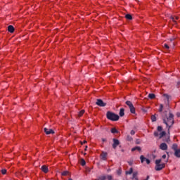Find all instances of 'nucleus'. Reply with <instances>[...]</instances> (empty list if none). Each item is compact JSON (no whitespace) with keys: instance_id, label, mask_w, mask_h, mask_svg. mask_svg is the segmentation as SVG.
<instances>
[{"instance_id":"42","label":"nucleus","mask_w":180,"mask_h":180,"mask_svg":"<svg viewBox=\"0 0 180 180\" xmlns=\"http://www.w3.org/2000/svg\"><path fill=\"white\" fill-rule=\"evenodd\" d=\"M176 116H177V117H180V112H177Z\"/></svg>"},{"instance_id":"16","label":"nucleus","mask_w":180,"mask_h":180,"mask_svg":"<svg viewBox=\"0 0 180 180\" xmlns=\"http://www.w3.org/2000/svg\"><path fill=\"white\" fill-rule=\"evenodd\" d=\"M136 150L138 151H141V148H140V146H136L131 148V151H136Z\"/></svg>"},{"instance_id":"21","label":"nucleus","mask_w":180,"mask_h":180,"mask_svg":"<svg viewBox=\"0 0 180 180\" xmlns=\"http://www.w3.org/2000/svg\"><path fill=\"white\" fill-rule=\"evenodd\" d=\"M172 150H174V151H176V150H178V145L176 143H174L172 146Z\"/></svg>"},{"instance_id":"33","label":"nucleus","mask_w":180,"mask_h":180,"mask_svg":"<svg viewBox=\"0 0 180 180\" xmlns=\"http://www.w3.org/2000/svg\"><path fill=\"white\" fill-rule=\"evenodd\" d=\"M1 173L3 175H5L6 174V169H1Z\"/></svg>"},{"instance_id":"17","label":"nucleus","mask_w":180,"mask_h":180,"mask_svg":"<svg viewBox=\"0 0 180 180\" xmlns=\"http://www.w3.org/2000/svg\"><path fill=\"white\" fill-rule=\"evenodd\" d=\"M62 176H67L68 175H70V172L68 171H64L61 173Z\"/></svg>"},{"instance_id":"2","label":"nucleus","mask_w":180,"mask_h":180,"mask_svg":"<svg viewBox=\"0 0 180 180\" xmlns=\"http://www.w3.org/2000/svg\"><path fill=\"white\" fill-rule=\"evenodd\" d=\"M106 116L107 119H108V120H111L112 122H117V120L120 119L117 114H115V112H112L110 111L107 112Z\"/></svg>"},{"instance_id":"24","label":"nucleus","mask_w":180,"mask_h":180,"mask_svg":"<svg viewBox=\"0 0 180 180\" xmlns=\"http://www.w3.org/2000/svg\"><path fill=\"white\" fill-rule=\"evenodd\" d=\"M165 134H167V133L165 132V131H162V132L160 134V137H159V139H162V137H164V136H165Z\"/></svg>"},{"instance_id":"51","label":"nucleus","mask_w":180,"mask_h":180,"mask_svg":"<svg viewBox=\"0 0 180 180\" xmlns=\"http://www.w3.org/2000/svg\"><path fill=\"white\" fill-rule=\"evenodd\" d=\"M172 44H173V47H175V44H174V43H173Z\"/></svg>"},{"instance_id":"23","label":"nucleus","mask_w":180,"mask_h":180,"mask_svg":"<svg viewBox=\"0 0 180 180\" xmlns=\"http://www.w3.org/2000/svg\"><path fill=\"white\" fill-rule=\"evenodd\" d=\"M148 96L149 99H154L155 98V94H149Z\"/></svg>"},{"instance_id":"6","label":"nucleus","mask_w":180,"mask_h":180,"mask_svg":"<svg viewBox=\"0 0 180 180\" xmlns=\"http://www.w3.org/2000/svg\"><path fill=\"white\" fill-rule=\"evenodd\" d=\"M96 104L98 106H101V108L106 106V103L103 102V101H102V99H97Z\"/></svg>"},{"instance_id":"19","label":"nucleus","mask_w":180,"mask_h":180,"mask_svg":"<svg viewBox=\"0 0 180 180\" xmlns=\"http://www.w3.org/2000/svg\"><path fill=\"white\" fill-rule=\"evenodd\" d=\"M96 180H106V176L105 175L100 176Z\"/></svg>"},{"instance_id":"4","label":"nucleus","mask_w":180,"mask_h":180,"mask_svg":"<svg viewBox=\"0 0 180 180\" xmlns=\"http://www.w3.org/2000/svg\"><path fill=\"white\" fill-rule=\"evenodd\" d=\"M126 105L129 106L131 113H133L134 115V113H136V108H134V105H133V103H131V101H126Z\"/></svg>"},{"instance_id":"15","label":"nucleus","mask_w":180,"mask_h":180,"mask_svg":"<svg viewBox=\"0 0 180 180\" xmlns=\"http://www.w3.org/2000/svg\"><path fill=\"white\" fill-rule=\"evenodd\" d=\"M171 19H172V22H174V23L175 25H176V20H178V19H179V17H178V16H176L175 18L172 17Z\"/></svg>"},{"instance_id":"41","label":"nucleus","mask_w":180,"mask_h":180,"mask_svg":"<svg viewBox=\"0 0 180 180\" xmlns=\"http://www.w3.org/2000/svg\"><path fill=\"white\" fill-rule=\"evenodd\" d=\"M162 158H163V159L167 158V155H163L162 156Z\"/></svg>"},{"instance_id":"35","label":"nucleus","mask_w":180,"mask_h":180,"mask_svg":"<svg viewBox=\"0 0 180 180\" xmlns=\"http://www.w3.org/2000/svg\"><path fill=\"white\" fill-rule=\"evenodd\" d=\"M164 47H165V49H167V50H169V46H168V44H164Z\"/></svg>"},{"instance_id":"22","label":"nucleus","mask_w":180,"mask_h":180,"mask_svg":"<svg viewBox=\"0 0 180 180\" xmlns=\"http://www.w3.org/2000/svg\"><path fill=\"white\" fill-rule=\"evenodd\" d=\"M125 18H126V19H127L128 20H131V19H133V17H132L131 15H130V14H127V15H125Z\"/></svg>"},{"instance_id":"26","label":"nucleus","mask_w":180,"mask_h":180,"mask_svg":"<svg viewBox=\"0 0 180 180\" xmlns=\"http://www.w3.org/2000/svg\"><path fill=\"white\" fill-rule=\"evenodd\" d=\"M85 113V110H82L79 114H78V116L79 117H81V116H82V115H84Z\"/></svg>"},{"instance_id":"12","label":"nucleus","mask_w":180,"mask_h":180,"mask_svg":"<svg viewBox=\"0 0 180 180\" xmlns=\"http://www.w3.org/2000/svg\"><path fill=\"white\" fill-rule=\"evenodd\" d=\"M8 31L10 32V33H13V32H15V27H13V25H9L8 27Z\"/></svg>"},{"instance_id":"1","label":"nucleus","mask_w":180,"mask_h":180,"mask_svg":"<svg viewBox=\"0 0 180 180\" xmlns=\"http://www.w3.org/2000/svg\"><path fill=\"white\" fill-rule=\"evenodd\" d=\"M162 117L164 124H166V127H167V133L169 134V129H171V127L174 126V124L175 123L174 114L169 111L168 115L167 114V111H165L162 114Z\"/></svg>"},{"instance_id":"7","label":"nucleus","mask_w":180,"mask_h":180,"mask_svg":"<svg viewBox=\"0 0 180 180\" xmlns=\"http://www.w3.org/2000/svg\"><path fill=\"white\" fill-rule=\"evenodd\" d=\"M112 141H113L112 148H114V150H116L117 146L120 144V141H119V139H113Z\"/></svg>"},{"instance_id":"50","label":"nucleus","mask_w":180,"mask_h":180,"mask_svg":"<svg viewBox=\"0 0 180 180\" xmlns=\"http://www.w3.org/2000/svg\"><path fill=\"white\" fill-rule=\"evenodd\" d=\"M88 148V146H86L85 148V151H86V149Z\"/></svg>"},{"instance_id":"52","label":"nucleus","mask_w":180,"mask_h":180,"mask_svg":"<svg viewBox=\"0 0 180 180\" xmlns=\"http://www.w3.org/2000/svg\"><path fill=\"white\" fill-rule=\"evenodd\" d=\"M145 180H147V179H145Z\"/></svg>"},{"instance_id":"9","label":"nucleus","mask_w":180,"mask_h":180,"mask_svg":"<svg viewBox=\"0 0 180 180\" xmlns=\"http://www.w3.org/2000/svg\"><path fill=\"white\" fill-rule=\"evenodd\" d=\"M160 150L165 151L166 150H168V145H167V143H162L160 145Z\"/></svg>"},{"instance_id":"38","label":"nucleus","mask_w":180,"mask_h":180,"mask_svg":"<svg viewBox=\"0 0 180 180\" xmlns=\"http://www.w3.org/2000/svg\"><path fill=\"white\" fill-rule=\"evenodd\" d=\"M131 136H134V134H136V131H134V130H131Z\"/></svg>"},{"instance_id":"28","label":"nucleus","mask_w":180,"mask_h":180,"mask_svg":"<svg viewBox=\"0 0 180 180\" xmlns=\"http://www.w3.org/2000/svg\"><path fill=\"white\" fill-rule=\"evenodd\" d=\"M137 175H139V172H134L132 175V179H134V178H137Z\"/></svg>"},{"instance_id":"46","label":"nucleus","mask_w":180,"mask_h":180,"mask_svg":"<svg viewBox=\"0 0 180 180\" xmlns=\"http://www.w3.org/2000/svg\"><path fill=\"white\" fill-rule=\"evenodd\" d=\"M132 179L139 180V177H135L134 179Z\"/></svg>"},{"instance_id":"13","label":"nucleus","mask_w":180,"mask_h":180,"mask_svg":"<svg viewBox=\"0 0 180 180\" xmlns=\"http://www.w3.org/2000/svg\"><path fill=\"white\" fill-rule=\"evenodd\" d=\"M174 155L177 157V158H180V149L174 150Z\"/></svg>"},{"instance_id":"3","label":"nucleus","mask_w":180,"mask_h":180,"mask_svg":"<svg viewBox=\"0 0 180 180\" xmlns=\"http://www.w3.org/2000/svg\"><path fill=\"white\" fill-rule=\"evenodd\" d=\"M156 166L155 167V171H161L163 168H165V163L161 164V159L155 160Z\"/></svg>"},{"instance_id":"25","label":"nucleus","mask_w":180,"mask_h":180,"mask_svg":"<svg viewBox=\"0 0 180 180\" xmlns=\"http://www.w3.org/2000/svg\"><path fill=\"white\" fill-rule=\"evenodd\" d=\"M140 160H141V162L143 164V162H144V161H146V158L144 157V155H141Z\"/></svg>"},{"instance_id":"20","label":"nucleus","mask_w":180,"mask_h":180,"mask_svg":"<svg viewBox=\"0 0 180 180\" xmlns=\"http://www.w3.org/2000/svg\"><path fill=\"white\" fill-rule=\"evenodd\" d=\"M111 133H112V134H115L119 133V131H117V129H116V128H112Z\"/></svg>"},{"instance_id":"45","label":"nucleus","mask_w":180,"mask_h":180,"mask_svg":"<svg viewBox=\"0 0 180 180\" xmlns=\"http://www.w3.org/2000/svg\"><path fill=\"white\" fill-rule=\"evenodd\" d=\"M85 143H86V141H84L83 142H82V145Z\"/></svg>"},{"instance_id":"31","label":"nucleus","mask_w":180,"mask_h":180,"mask_svg":"<svg viewBox=\"0 0 180 180\" xmlns=\"http://www.w3.org/2000/svg\"><path fill=\"white\" fill-rule=\"evenodd\" d=\"M164 109V105L162 104L160 105L159 112H162V110Z\"/></svg>"},{"instance_id":"44","label":"nucleus","mask_w":180,"mask_h":180,"mask_svg":"<svg viewBox=\"0 0 180 180\" xmlns=\"http://www.w3.org/2000/svg\"><path fill=\"white\" fill-rule=\"evenodd\" d=\"M102 141L105 143V141H106V139H102Z\"/></svg>"},{"instance_id":"5","label":"nucleus","mask_w":180,"mask_h":180,"mask_svg":"<svg viewBox=\"0 0 180 180\" xmlns=\"http://www.w3.org/2000/svg\"><path fill=\"white\" fill-rule=\"evenodd\" d=\"M163 98H164V101H165V103L166 105H169V100L171 99V96L168 95L167 94H163Z\"/></svg>"},{"instance_id":"11","label":"nucleus","mask_w":180,"mask_h":180,"mask_svg":"<svg viewBox=\"0 0 180 180\" xmlns=\"http://www.w3.org/2000/svg\"><path fill=\"white\" fill-rule=\"evenodd\" d=\"M41 169L45 174H47V172H49V167H47V166H46V165L41 166Z\"/></svg>"},{"instance_id":"48","label":"nucleus","mask_w":180,"mask_h":180,"mask_svg":"<svg viewBox=\"0 0 180 180\" xmlns=\"http://www.w3.org/2000/svg\"><path fill=\"white\" fill-rule=\"evenodd\" d=\"M122 153H124V150L122 149L121 150Z\"/></svg>"},{"instance_id":"10","label":"nucleus","mask_w":180,"mask_h":180,"mask_svg":"<svg viewBox=\"0 0 180 180\" xmlns=\"http://www.w3.org/2000/svg\"><path fill=\"white\" fill-rule=\"evenodd\" d=\"M101 160H103V161H106L108 153L105 152H102V153L101 154Z\"/></svg>"},{"instance_id":"36","label":"nucleus","mask_w":180,"mask_h":180,"mask_svg":"<svg viewBox=\"0 0 180 180\" xmlns=\"http://www.w3.org/2000/svg\"><path fill=\"white\" fill-rule=\"evenodd\" d=\"M159 135H160V134H158V131H155V132H154V136H155V137H158Z\"/></svg>"},{"instance_id":"18","label":"nucleus","mask_w":180,"mask_h":180,"mask_svg":"<svg viewBox=\"0 0 180 180\" xmlns=\"http://www.w3.org/2000/svg\"><path fill=\"white\" fill-rule=\"evenodd\" d=\"M133 174V168H130L129 171L126 172V175H131Z\"/></svg>"},{"instance_id":"37","label":"nucleus","mask_w":180,"mask_h":180,"mask_svg":"<svg viewBox=\"0 0 180 180\" xmlns=\"http://www.w3.org/2000/svg\"><path fill=\"white\" fill-rule=\"evenodd\" d=\"M175 39H176L175 37H172V38L169 39V41H174V40H175Z\"/></svg>"},{"instance_id":"30","label":"nucleus","mask_w":180,"mask_h":180,"mask_svg":"<svg viewBox=\"0 0 180 180\" xmlns=\"http://www.w3.org/2000/svg\"><path fill=\"white\" fill-rule=\"evenodd\" d=\"M106 176V179H108V180H112V179H113V176H112V175H107V176Z\"/></svg>"},{"instance_id":"8","label":"nucleus","mask_w":180,"mask_h":180,"mask_svg":"<svg viewBox=\"0 0 180 180\" xmlns=\"http://www.w3.org/2000/svg\"><path fill=\"white\" fill-rule=\"evenodd\" d=\"M44 133H46V134H54V130L51 129H48V128H44Z\"/></svg>"},{"instance_id":"47","label":"nucleus","mask_w":180,"mask_h":180,"mask_svg":"<svg viewBox=\"0 0 180 180\" xmlns=\"http://www.w3.org/2000/svg\"><path fill=\"white\" fill-rule=\"evenodd\" d=\"M146 179L147 180L150 179V176H147Z\"/></svg>"},{"instance_id":"39","label":"nucleus","mask_w":180,"mask_h":180,"mask_svg":"<svg viewBox=\"0 0 180 180\" xmlns=\"http://www.w3.org/2000/svg\"><path fill=\"white\" fill-rule=\"evenodd\" d=\"M145 161L146 162V164H148V165H149L150 162V160H149V159H147V158L146 159Z\"/></svg>"},{"instance_id":"27","label":"nucleus","mask_w":180,"mask_h":180,"mask_svg":"<svg viewBox=\"0 0 180 180\" xmlns=\"http://www.w3.org/2000/svg\"><path fill=\"white\" fill-rule=\"evenodd\" d=\"M80 164H81V165H82V167H84V166L86 165V162H85V160L82 159V160H81V162H80Z\"/></svg>"},{"instance_id":"14","label":"nucleus","mask_w":180,"mask_h":180,"mask_svg":"<svg viewBox=\"0 0 180 180\" xmlns=\"http://www.w3.org/2000/svg\"><path fill=\"white\" fill-rule=\"evenodd\" d=\"M119 115L120 117H123V116H124V108H120Z\"/></svg>"},{"instance_id":"29","label":"nucleus","mask_w":180,"mask_h":180,"mask_svg":"<svg viewBox=\"0 0 180 180\" xmlns=\"http://www.w3.org/2000/svg\"><path fill=\"white\" fill-rule=\"evenodd\" d=\"M151 120L152 122H157V117H155V115L151 116Z\"/></svg>"},{"instance_id":"34","label":"nucleus","mask_w":180,"mask_h":180,"mask_svg":"<svg viewBox=\"0 0 180 180\" xmlns=\"http://www.w3.org/2000/svg\"><path fill=\"white\" fill-rule=\"evenodd\" d=\"M158 131H162V127L158 126Z\"/></svg>"},{"instance_id":"43","label":"nucleus","mask_w":180,"mask_h":180,"mask_svg":"<svg viewBox=\"0 0 180 180\" xmlns=\"http://www.w3.org/2000/svg\"><path fill=\"white\" fill-rule=\"evenodd\" d=\"M128 164H129V165H133V162H129Z\"/></svg>"},{"instance_id":"32","label":"nucleus","mask_w":180,"mask_h":180,"mask_svg":"<svg viewBox=\"0 0 180 180\" xmlns=\"http://www.w3.org/2000/svg\"><path fill=\"white\" fill-rule=\"evenodd\" d=\"M127 139L128 140V141H131V140H133V138H131V136H130V135H128L127 137Z\"/></svg>"},{"instance_id":"49","label":"nucleus","mask_w":180,"mask_h":180,"mask_svg":"<svg viewBox=\"0 0 180 180\" xmlns=\"http://www.w3.org/2000/svg\"><path fill=\"white\" fill-rule=\"evenodd\" d=\"M177 85H180V82H177Z\"/></svg>"},{"instance_id":"40","label":"nucleus","mask_w":180,"mask_h":180,"mask_svg":"<svg viewBox=\"0 0 180 180\" xmlns=\"http://www.w3.org/2000/svg\"><path fill=\"white\" fill-rule=\"evenodd\" d=\"M152 158H153V160H155V158H156L155 155L153 154V155H152Z\"/></svg>"}]
</instances>
